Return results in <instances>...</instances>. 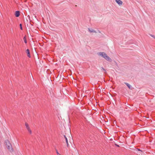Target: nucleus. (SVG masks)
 <instances>
[{"label":"nucleus","mask_w":155,"mask_h":155,"mask_svg":"<svg viewBox=\"0 0 155 155\" xmlns=\"http://www.w3.org/2000/svg\"><path fill=\"white\" fill-rule=\"evenodd\" d=\"M6 146L7 149L10 151H13V150L11 144L8 140H6L5 142Z\"/></svg>","instance_id":"f257e3e1"},{"label":"nucleus","mask_w":155,"mask_h":155,"mask_svg":"<svg viewBox=\"0 0 155 155\" xmlns=\"http://www.w3.org/2000/svg\"><path fill=\"white\" fill-rule=\"evenodd\" d=\"M99 54L104 58L106 60L109 61H111L110 58L108 56L107 54L104 52H101L99 53Z\"/></svg>","instance_id":"f03ea898"},{"label":"nucleus","mask_w":155,"mask_h":155,"mask_svg":"<svg viewBox=\"0 0 155 155\" xmlns=\"http://www.w3.org/2000/svg\"><path fill=\"white\" fill-rule=\"evenodd\" d=\"M25 125L26 127V128L28 132H29V133L30 134H31V130L30 127L29 126L28 124L26 122L25 123Z\"/></svg>","instance_id":"7ed1b4c3"},{"label":"nucleus","mask_w":155,"mask_h":155,"mask_svg":"<svg viewBox=\"0 0 155 155\" xmlns=\"http://www.w3.org/2000/svg\"><path fill=\"white\" fill-rule=\"evenodd\" d=\"M88 30L89 31L90 33H97V32H96L95 30H94L92 28H88Z\"/></svg>","instance_id":"20e7f679"},{"label":"nucleus","mask_w":155,"mask_h":155,"mask_svg":"<svg viewBox=\"0 0 155 155\" xmlns=\"http://www.w3.org/2000/svg\"><path fill=\"white\" fill-rule=\"evenodd\" d=\"M115 1L120 5H122L123 2L121 1L120 0H115Z\"/></svg>","instance_id":"39448f33"},{"label":"nucleus","mask_w":155,"mask_h":155,"mask_svg":"<svg viewBox=\"0 0 155 155\" xmlns=\"http://www.w3.org/2000/svg\"><path fill=\"white\" fill-rule=\"evenodd\" d=\"M15 16L16 17H18L20 15V12L19 11H16L15 12Z\"/></svg>","instance_id":"423d86ee"},{"label":"nucleus","mask_w":155,"mask_h":155,"mask_svg":"<svg viewBox=\"0 0 155 155\" xmlns=\"http://www.w3.org/2000/svg\"><path fill=\"white\" fill-rule=\"evenodd\" d=\"M26 53L27 54L28 56V57H29V58H30L31 57V56H30V52H29V49H27L26 50Z\"/></svg>","instance_id":"0eeeda50"},{"label":"nucleus","mask_w":155,"mask_h":155,"mask_svg":"<svg viewBox=\"0 0 155 155\" xmlns=\"http://www.w3.org/2000/svg\"><path fill=\"white\" fill-rule=\"evenodd\" d=\"M64 138H65V139L66 140V143L67 144V146L68 147L69 144H68V142L67 138V137L65 135H64Z\"/></svg>","instance_id":"6e6552de"},{"label":"nucleus","mask_w":155,"mask_h":155,"mask_svg":"<svg viewBox=\"0 0 155 155\" xmlns=\"http://www.w3.org/2000/svg\"><path fill=\"white\" fill-rule=\"evenodd\" d=\"M125 84L127 85L129 88L130 89V86L129 84L127 83H125Z\"/></svg>","instance_id":"1a4fd4ad"},{"label":"nucleus","mask_w":155,"mask_h":155,"mask_svg":"<svg viewBox=\"0 0 155 155\" xmlns=\"http://www.w3.org/2000/svg\"><path fill=\"white\" fill-rule=\"evenodd\" d=\"M23 40H24V41L25 42L26 44L27 43V41L26 40V38H25V36L24 38H23Z\"/></svg>","instance_id":"9d476101"},{"label":"nucleus","mask_w":155,"mask_h":155,"mask_svg":"<svg viewBox=\"0 0 155 155\" xmlns=\"http://www.w3.org/2000/svg\"><path fill=\"white\" fill-rule=\"evenodd\" d=\"M56 151L57 155H61L58 152L57 150H56Z\"/></svg>","instance_id":"9b49d317"},{"label":"nucleus","mask_w":155,"mask_h":155,"mask_svg":"<svg viewBox=\"0 0 155 155\" xmlns=\"http://www.w3.org/2000/svg\"><path fill=\"white\" fill-rule=\"evenodd\" d=\"M20 27L21 29L22 30V27L21 24H20Z\"/></svg>","instance_id":"f8f14e48"},{"label":"nucleus","mask_w":155,"mask_h":155,"mask_svg":"<svg viewBox=\"0 0 155 155\" xmlns=\"http://www.w3.org/2000/svg\"><path fill=\"white\" fill-rule=\"evenodd\" d=\"M69 134L68 135L69 136L68 137L71 138V134L70 132H69Z\"/></svg>","instance_id":"ddd939ff"},{"label":"nucleus","mask_w":155,"mask_h":155,"mask_svg":"<svg viewBox=\"0 0 155 155\" xmlns=\"http://www.w3.org/2000/svg\"><path fill=\"white\" fill-rule=\"evenodd\" d=\"M102 69H103V70H104V71H105V69L104 68H102Z\"/></svg>","instance_id":"4468645a"}]
</instances>
